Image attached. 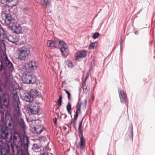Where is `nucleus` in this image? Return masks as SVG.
<instances>
[{"instance_id": "1", "label": "nucleus", "mask_w": 155, "mask_h": 155, "mask_svg": "<svg viewBox=\"0 0 155 155\" xmlns=\"http://www.w3.org/2000/svg\"><path fill=\"white\" fill-rule=\"evenodd\" d=\"M18 58L20 60H24L27 58L30 53L29 48L23 46L19 48L17 51Z\"/></svg>"}, {"instance_id": "2", "label": "nucleus", "mask_w": 155, "mask_h": 155, "mask_svg": "<svg viewBox=\"0 0 155 155\" xmlns=\"http://www.w3.org/2000/svg\"><path fill=\"white\" fill-rule=\"evenodd\" d=\"M22 79L24 83L28 84H34L36 80V77L34 75L29 73L24 74Z\"/></svg>"}, {"instance_id": "3", "label": "nucleus", "mask_w": 155, "mask_h": 155, "mask_svg": "<svg viewBox=\"0 0 155 155\" xmlns=\"http://www.w3.org/2000/svg\"><path fill=\"white\" fill-rule=\"evenodd\" d=\"M38 67L37 63L34 60H31L26 63L23 66V69L27 71H32L36 70Z\"/></svg>"}, {"instance_id": "4", "label": "nucleus", "mask_w": 155, "mask_h": 155, "mask_svg": "<svg viewBox=\"0 0 155 155\" xmlns=\"http://www.w3.org/2000/svg\"><path fill=\"white\" fill-rule=\"evenodd\" d=\"M2 137L8 142L12 140V134L9 135V130L7 129L2 128L0 131Z\"/></svg>"}, {"instance_id": "5", "label": "nucleus", "mask_w": 155, "mask_h": 155, "mask_svg": "<svg viewBox=\"0 0 155 155\" xmlns=\"http://www.w3.org/2000/svg\"><path fill=\"white\" fill-rule=\"evenodd\" d=\"M13 140L15 145L17 147H20L22 144V141L19 134L17 132H15L13 135Z\"/></svg>"}, {"instance_id": "6", "label": "nucleus", "mask_w": 155, "mask_h": 155, "mask_svg": "<svg viewBox=\"0 0 155 155\" xmlns=\"http://www.w3.org/2000/svg\"><path fill=\"white\" fill-rule=\"evenodd\" d=\"M29 111L33 114H37L40 110V107L35 102H33L29 104Z\"/></svg>"}, {"instance_id": "7", "label": "nucleus", "mask_w": 155, "mask_h": 155, "mask_svg": "<svg viewBox=\"0 0 155 155\" xmlns=\"http://www.w3.org/2000/svg\"><path fill=\"white\" fill-rule=\"evenodd\" d=\"M12 30L17 34H19L22 32V27L17 22H14L12 26H11Z\"/></svg>"}, {"instance_id": "8", "label": "nucleus", "mask_w": 155, "mask_h": 155, "mask_svg": "<svg viewBox=\"0 0 155 155\" xmlns=\"http://www.w3.org/2000/svg\"><path fill=\"white\" fill-rule=\"evenodd\" d=\"M118 94L122 103H125L127 100V97L126 93L123 90H120L118 91Z\"/></svg>"}, {"instance_id": "9", "label": "nucleus", "mask_w": 155, "mask_h": 155, "mask_svg": "<svg viewBox=\"0 0 155 155\" xmlns=\"http://www.w3.org/2000/svg\"><path fill=\"white\" fill-rule=\"evenodd\" d=\"M21 97L22 100L25 101L26 102H29L30 104L32 103L33 101V98L28 93H24L21 95Z\"/></svg>"}, {"instance_id": "10", "label": "nucleus", "mask_w": 155, "mask_h": 155, "mask_svg": "<svg viewBox=\"0 0 155 155\" xmlns=\"http://www.w3.org/2000/svg\"><path fill=\"white\" fill-rule=\"evenodd\" d=\"M3 57L6 66L12 71L14 69V67L12 63L8 59L6 54H4Z\"/></svg>"}, {"instance_id": "11", "label": "nucleus", "mask_w": 155, "mask_h": 155, "mask_svg": "<svg viewBox=\"0 0 155 155\" xmlns=\"http://www.w3.org/2000/svg\"><path fill=\"white\" fill-rule=\"evenodd\" d=\"M47 45L51 48H56L58 47V44L56 41L54 40H48L47 42Z\"/></svg>"}, {"instance_id": "12", "label": "nucleus", "mask_w": 155, "mask_h": 155, "mask_svg": "<svg viewBox=\"0 0 155 155\" xmlns=\"http://www.w3.org/2000/svg\"><path fill=\"white\" fill-rule=\"evenodd\" d=\"M13 20L12 16L10 14H5V19L4 22L5 24L7 25H9L13 22Z\"/></svg>"}, {"instance_id": "13", "label": "nucleus", "mask_w": 155, "mask_h": 155, "mask_svg": "<svg viewBox=\"0 0 155 155\" xmlns=\"http://www.w3.org/2000/svg\"><path fill=\"white\" fill-rule=\"evenodd\" d=\"M12 76L11 72L8 73H7L5 75V81L7 85H10L12 80Z\"/></svg>"}, {"instance_id": "14", "label": "nucleus", "mask_w": 155, "mask_h": 155, "mask_svg": "<svg viewBox=\"0 0 155 155\" xmlns=\"http://www.w3.org/2000/svg\"><path fill=\"white\" fill-rule=\"evenodd\" d=\"M68 46L66 44L60 48V51L62 55L66 57L68 52Z\"/></svg>"}, {"instance_id": "15", "label": "nucleus", "mask_w": 155, "mask_h": 155, "mask_svg": "<svg viewBox=\"0 0 155 155\" xmlns=\"http://www.w3.org/2000/svg\"><path fill=\"white\" fill-rule=\"evenodd\" d=\"M29 94L34 99L40 95L41 93L35 89H31L29 92Z\"/></svg>"}, {"instance_id": "16", "label": "nucleus", "mask_w": 155, "mask_h": 155, "mask_svg": "<svg viewBox=\"0 0 155 155\" xmlns=\"http://www.w3.org/2000/svg\"><path fill=\"white\" fill-rule=\"evenodd\" d=\"M87 53V51L85 50L78 51L76 54L75 57L78 59L84 58L86 56Z\"/></svg>"}, {"instance_id": "17", "label": "nucleus", "mask_w": 155, "mask_h": 155, "mask_svg": "<svg viewBox=\"0 0 155 155\" xmlns=\"http://www.w3.org/2000/svg\"><path fill=\"white\" fill-rule=\"evenodd\" d=\"M23 137L24 147L25 150L27 151L29 143V140L28 137L25 135H24Z\"/></svg>"}, {"instance_id": "18", "label": "nucleus", "mask_w": 155, "mask_h": 155, "mask_svg": "<svg viewBox=\"0 0 155 155\" xmlns=\"http://www.w3.org/2000/svg\"><path fill=\"white\" fill-rule=\"evenodd\" d=\"M44 127L42 126L38 125L34 127V132L35 134H39L43 130Z\"/></svg>"}, {"instance_id": "19", "label": "nucleus", "mask_w": 155, "mask_h": 155, "mask_svg": "<svg viewBox=\"0 0 155 155\" xmlns=\"http://www.w3.org/2000/svg\"><path fill=\"white\" fill-rule=\"evenodd\" d=\"M85 146V139L82 135L80 137V142L79 143L78 147L80 150H83Z\"/></svg>"}, {"instance_id": "20", "label": "nucleus", "mask_w": 155, "mask_h": 155, "mask_svg": "<svg viewBox=\"0 0 155 155\" xmlns=\"http://www.w3.org/2000/svg\"><path fill=\"white\" fill-rule=\"evenodd\" d=\"M8 40L12 43H16L19 41V38L18 36L15 35L10 36L8 38Z\"/></svg>"}, {"instance_id": "21", "label": "nucleus", "mask_w": 155, "mask_h": 155, "mask_svg": "<svg viewBox=\"0 0 155 155\" xmlns=\"http://www.w3.org/2000/svg\"><path fill=\"white\" fill-rule=\"evenodd\" d=\"M7 38V35L3 29L0 28V40L4 41Z\"/></svg>"}, {"instance_id": "22", "label": "nucleus", "mask_w": 155, "mask_h": 155, "mask_svg": "<svg viewBox=\"0 0 155 155\" xmlns=\"http://www.w3.org/2000/svg\"><path fill=\"white\" fill-rule=\"evenodd\" d=\"M6 144H6L2 140H0V155H1L2 154L3 151L5 149Z\"/></svg>"}, {"instance_id": "23", "label": "nucleus", "mask_w": 155, "mask_h": 155, "mask_svg": "<svg viewBox=\"0 0 155 155\" xmlns=\"http://www.w3.org/2000/svg\"><path fill=\"white\" fill-rule=\"evenodd\" d=\"M98 45V43L97 41L91 43L89 44L88 47V49H91L96 48L97 47Z\"/></svg>"}, {"instance_id": "24", "label": "nucleus", "mask_w": 155, "mask_h": 155, "mask_svg": "<svg viewBox=\"0 0 155 155\" xmlns=\"http://www.w3.org/2000/svg\"><path fill=\"white\" fill-rule=\"evenodd\" d=\"M14 1H6V3L8 7L12 8L16 5L18 3V2H16L14 3L13 2Z\"/></svg>"}, {"instance_id": "25", "label": "nucleus", "mask_w": 155, "mask_h": 155, "mask_svg": "<svg viewBox=\"0 0 155 155\" xmlns=\"http://www.w3.org/2000/svg\"><path fill=\"white\" fill-rule=\"evenodd\" d=\"M41 2H40L42 5H43L46 8H49L50 5V2L49 1H41Z\"/></svg>"}, {"instance_id": "26", "label": "nucleus", "mask_w": 155, "mask_h": 155, "mask_svg": "<svg viewBox=\"0 0 155 155\" xmlns=\"http://www.w3.org/2000/svg\"><path fill=\"white\" fill-rule=\"evenodd\" d=\"M2 101L3 105L7 107L8 105L9 104V101L8 99L5 98H3V99Z\"/></svg>"}, {"instance_id": "27", "label": "nucleus", "mask_w": 155, "mask_h": 155, "mask_svg": "<svg viewBox=\"0 0 155 155\" xmlns=\"http://www.w3.org/2000/svg\"><path fill=\"white\" fill-rule=\"evenodd\" d=\"M81 106L82 108L84 110H85L86 108L87 104V100L85 99L84 100L83 102L81 103Z\"/></svg>"}, {"instance_id": "28", "label": "nucleus", "mask_w": 155, "mask_h": 155, "mask_svg": "<svg viewBox=\"0 0 155 155\" xmlns=\"http://www.w3.org/2000/svg\"><path fill=\"white\" fill-rule=\"evenodd\" d=\"M66 64L68 65V66L69 68H71L73 66L72 63L70 60H67L66 61Z\"/></svg>"}, {"instance_id": "29", "label": "nucleus", "mask_w": 155, "mask_h": 155, "mask_svg": "<svg viewBox=\"0 0 155 155\" xmlns=\"http://www.w3.org/2000/svg\"><path fill=\"white\" fill-rule=\"evenodd\" d=\"M82 87L83 90L85 94H87V87L84 82L83 83Z\"/></svg>"}, {"instance_id": "30", "label": "nucleus", "mask_w": 155, "mask_h": 155, "mask_svg": "<svg viewBox=\"0 0 155 155\" xmlns=\"http://www.w3.org/2000/svg\"><path fill=\"white\" fill-rule=\"evenodd\" d=\"M68 113L69 114H71V106L69 103H68L66 107Z\"/></svg>"}, {"instance_id": "31", "label": "nucleus", "mask_w": 155, "mask_h": 155, "mask_svg": "<svg viewBox=\"0 0 155 155\" xmlns=\"http://www.w3.org/2000/svg\"><path fill=\"white\" fill-rule=\"evenodd\" d=\"M81 103H78L77 106H76V111L77 112V113H81Z\"/></svg>"}, {"instance_id": "32", "label": "nucleus", "mask_w": 155, "mask_h": 155, "mask_svg": "<svg viewBox=\"0 0 155 155\" xmlns=\"http://www.w3.org/2000/svg\"><path fill=\"white\" fill-rule=\"evenodd\" d=\"M33 148L34 149H37L38 150V151H36L40 152L41 150V148H42V150H44V149L42 147H39L37 145H34Z\"/></svg>"}, {"instance_id": "33", "label": "nucleus", "mask_w": 155, "mask_h": 155, "mask_svg": "<svg viewBox=\"0 0 155 155\" xmlns=\"http://www.w3.org/2000/svg\"><path fill=\"white\" fill-rule=\"evenodd\" d=\"M62 101V97L61 95H59V98L58 101V106H61V105Z\"/></svg>"}, {"instance_id": "34", "label": "nucleus", "mask_w": 155, "mask_h": 155, "mask_svg": "<svg viewBox=\"0 0 155 155\" xmlns=\"http://www.w3.org/2000/svg\"><path fill=\"white\" fill-rule=\"evenodd\" d=\"M82 128V122H81L79 123V126L78 127V130L79 131L80 133L81 134H82V132L81 130Z\"/></svg>"}, {"instance_id": "35", "label": "nucleus", "mask_w": 155, "mask_h": 155, "mask_svg": "<svg viewBox=\"0 0 155 155\" xmlns=\"http://www.w3.org/2000/svg\"><path fill=\"white\" fill-rule=\"evenodd\" d=\"M78 113H77V112H76L74 116V119L73 121H74L73 123H74L76 121L78 117Z\"/></svg>"}, {"instance_id": "36", "label": "nucleus", "mask_w": 155, "mask_h": 155, "mask_svg": "<svg viewBox=\"0 0 155 155\" xmlns=\"http://www.w3.org/2000/svg\"><path fill=\"white\" fill-rule=\"evenodd\" d=\"M99 35V34L97 32L95 33L92 36V38L94 39H95L98 37Z\"/></svg>"}, {"instance_id": "37", "label": "nucleus", "mask_w": 155, "mask_h": 155, "mask_svg": "<svg viewBox=\"0 0 155 155\" xmlns=\"http://www.w3.org/2000/svg\"><path fill=\"white\" fill-rule=\"evenodd\" d=\"M22 128H24L25 126V124L23 120L21 119L19 122Z\"/></svg>"}, {"instance_id": "38", "label": "nucleus", "mask_w": 155, "mask_h": 155, "mask_svg": "<svg viewBox=\"0 0 155 155\" xmlns=\"http://www.w3.org/2000/svg\"><path fill=\"white\" fill-rule=\"evenodd\" d=\"M59 43L61 47L66 44L63 41L61 40H60L59 41Z\"/></svg>"}, {"instance_id": "39", "label": "nucleus", "mask_w": 155, "mask_h": 155, "mask_svg": "<svg viewBox=\"0 0 155 155\" xmlns=\"http://www.w3.org/2000/svg\"><path fill=\"white\" fill-rule=\"evenodd\" d=\"M60 117L61 118L64 119L66 118L67 115L65 114H61Z\"/></svg>"}, {"instance_id": "40", "label": "nucleus", "mask_w": 155, "mask_h": 155, "mask_svg": "<svg viewBox=\"0 0 155 155\" xmlns=\"http://www.w3.org/2000/svg\"><path fill=\"white\" fill-rule=\"evenodd\" d=\"M28 10V9L27 8H25L22 10V11L24 13H26Z\"/></svg>"}, {"instance_id": "41", "label": "nucleus", "mask_w": 155, "mask_h": 155, "mask_svg": "<svg viewBox=\"0 0 155 155\" xmlns=\"http://www.w3.org/2000/svg\"><path fill=\"white\" fill-rule=\"evenodd\" d=\"M88 76H89V73H88V72H87V73L86 76V77L85 78L84 81V83H85V81H86L87 78H88Z\"/></svg>"}, {"instance_id": "42", "label": "nucleus", "mask_w": 155, "mask_h": 155, "mask_svg": "<svg viewBox=\"0 0 155 155\" xmlns=\"http://www.w3.org/2000/svg\"><path fill=\"white\" fill-rule=\"evenodd\" d=\"M39 155H48V154L47 152H44L41 153Z\"/></svg>"}, {"instance_id": "43", "label": "nucleus", "mask_w": 155, "mask_h": 155, "mask_svg": "<svg viewBox=\"0 0 155 155\" xmlns=\"http://www.w3.org/2000/svg\"><path fill=\"white\" fill-rule=\"evenodd\" d=\"M2 63L1 61H0V71L2 69Z\"/></svg>"}, {"instance_id": "44", "label": "nucleus", "mask_w": 155, "mask_h": 155, "mask_svg": "<svg viewBox=\"0 0 155 155\" xmlns=\"http://www.w3.org/2000/svg\"><path fill=\"white\" fill-rule=\"evenodd\" d=\"M14 97H15V99H18V97L17 94H14Z\"/></svg>"}, {"instance_id": "45", "label": "nucleus", "mask_w": 155, "mask_h": 155, "mask_svg": "<svg viewBox=\"0 0 155 155\" xmlns=\"http://www.w3.org/2000/svg\"><path fill=\"white\" fill-rule=\"evenodd\" d=\"M68 95V100H70L71 99V98L70 97L71 96V94L70 93L69 94L67 95Z\"/></svg>"}, {"instance_id": "46", "label": "nucleus", "mask_w": 155, "mask_h": 155, "mask_svg": "<svg viewBox=\"0 0 155 155\" xmlns=\"http://www.w3.org/2000/svg\"><path fill=\"white\" fill-rule=\"evenodd\" d=\"M64 90L65 91V92L67 94V95L70 94L69 92L67 90L64 89Z\"/></svg>"}, {"instance_id": "47", "label": "nucleus", "mask_w": 155, "mask_h": 155, "mask_svg": "<svg viewBox=\"0 0 155 155\" xmlns=\"http://www.w3.org/2000/svg\"><path fill=\"white\" fill-rule=\"evenodd\" d=\"M131 135L132 136H133V128H131Z\"/></svg>"}, {"instance_id": "48", "label": "nucleus", "mask_w": 155, "mask_h": 155, "mask_svg": "<svg viewBox=\"0 0 155 155\" xmlns=\"http://www.w3.org/2000/svg\"><path fill=\"white\" fill-rule=\"evenodd\" d=\"M135 34H137L138 33V31H136V32H135Z\"/></svg>"}, {"instance_id": "49", "label": "nucleus", "mask_w": 155, "mask_h": 155, "mask_svg": "<svg viewBox=\"0 0 155 155\" xmlns=\"http://www.w3.org/2000/svg\"><path fill=\"white\" fill-rule=\"evenodd\" d=\"M92 99L93 100H94V96L93 97H92Z\"/></svg>"}, {"instance_id": "50", "label": "nucleus", "mask_w": 155, "mask_h": 155, "mask_svg": "<svg viewBox=\"0 0 155 155\" xmlns=\"http://www.w3.org/2000/svg\"><path fill=\"white\" fill-rule=\"evenodd\" d=\"M20 155H23V154L22 153H21L20 154Z\"/></svg>"}, {"instance_id": "51", "label": "nucleus", "mask_w": 155, "mask_h": 155, "mask_svg": "<svg viewBox=\"0 0 155 155\" xmlns=\"http://www.w3.org/2000/svg\"><path fill=\"white\" fill-rule=\"evenodd\" d=\"M56 120H55V121H54V123H56Z\"/></svg>"}, {"instance_id": "52", "label": "nucleus", "mask_w": 155, "mask_h": 155, "mask_svg": "<svg viewBox=\"0 0 155 155\" xmlns=\"http://www.w3.org/2000/svg\"><path fill=\"white\" fill-rule=\"evenodd\" d=\"M107 155H110V154H107Z\"/></svg>"}, {"instance_id": "53", "label": "nucleus", "mask_w": 155, "mask_h": 155, "mask_svg": "<svg viewBox=\"0 0 155 155\" xmlns=\"http://www.w3.org/2000/svg\"><path fill=\"white\" fill-rule=\"evenodd\" d=\"M73 122V121H72V122H71V124H72Z\"/></svg>"}]
</instances>
